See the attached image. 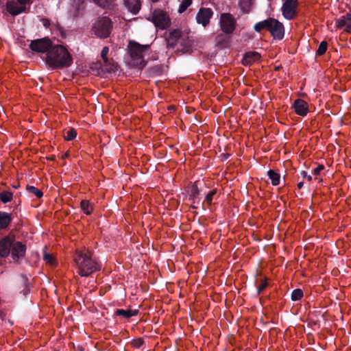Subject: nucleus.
<instances>
[{
    "instance_id": "obj_12",
    "label": "nucleus",
    "mask_w": 351,
    "mask_h": 351,
    "mask_svg": "<svg viewBox=\"0 0 351 351\" xmlns=\"http://www.w3.org/2000/svg\"><path fill=\"white\" fill-rule=\"evenodd\" d=\"M213 14V12L210 8H200L196 16L197 23L202 24L204 27L206 26L209 23Z\"/></svg>"
},
{
    "instance_id": "obj_36",
    "label": "nucleus",
    "mask_w": 351,
    "mask_h": 351,
    "mask_svg": "<svg viewBox=\"0 0 351 351\" xmlns=\"http://www.w3.org/2000/svg\"><path fill=\"white\" fill-rule=\"evenodd\" d=\"M150 73L154 75H160L162 73L163 66L162 65H155L150 68Z\"/></svg>"
},
{
    "instance_id": "obj_24",
    "label": "nucleus",
    "mask_w": 351,
    "mask_h": 351,
    "mask_svg": "<svg viewBox=\"0 0 351 351\" xmlns=\"http://www.w3.org/2000/svg\"><path fill=\"white\" fill-rule=\"evenodd\" d=\"M200 191L198 189L197 184L196 182H194L189 189V199L191 200L193 204H195L196 199Z\"/></svg>"
},
{
    "instance_id": "obj_11",
    "label": "nucleus",
    "mask_w": 351,
    "mask_h": 351,
    "mask_svg": "<svg viewBox=\"0 0 351 351\" xmlns=\"http://www.w3.org/2000/svg\"><path fill=\"white\" fill-rule=\"evenodd\" d=\"M269 32L274 39L282 40L285 35L283 24L277 19L273 18L272 25Z\"/></svg>"
},
{
    "instance_id": "obj_48",
    "label": "nucleus",
    "mask_w": 351,
    "mask_h": 351,
    "mask_svg": "<svg viewBox=\"0 0 351 351\" xmlns=\"http://www.w3.org/2000/svg\"><path fill=\"white\" fill-rule=\"evenodd\" d=\"M304 186V182H300L298 184V189H302Z\"/></svg>"
},
{
    "instance_id": "obj_6",
    "label": "nucleus",
    "mask_w": 351,
    "mask_h": 351,
    "mask_svg": "<svg viewBox=\"0 0 351 351\" xmlns=\"http://www.w3.org/2000/svg\"><path fill=\"white\" fill-rule=\"evenodd\" d=\"M220 27L226 34H231L235 29L237 21L230 13H222L220 16Z\"/></svg>"
},
{
    "instance_id": "obj_43",
    "label": "nucleus",
    "mask_w": 351,
    "mask_h": 351,
    "mask_svg": "<svg viewBox=\"0 0 351 351\" xmlns=\"http://www.w3.org/2000/svg\"><path fill=\"white\" fill-rule=\"evenodd\" d=\"M41 21L45 27L48 28L50 26V21L47 19H41Z\"/></svg>"
},
{
    "instance_id": "obj_15",
    "label": "nucleus",
    "mask_w": 351,
    "mask_h": 351,
    "mask_svg": "<svg viewBox=\"0 0 351 351\" xmlns=\"http://www.w3.org/2000/svg\"><path fill=\"white\" fill-rule=\"evenodd\" d=\"M6 10L12 16H16L23 12H27V7L19 5L16 1H8L6 2Z\"/></svg>"
},
{
    "instance_id": "obj_4",
    "label": "nucleus",
    "mask_w": 351,
    "mask_h": 351,
    "mask_svg": "<svg viewBox=\"0 0 351 351\" xmlns=\"http://www.w3.org/2000/svg\"><path fill=\"white\" fill-rule=\"evenodd\" d=\"M112 22L108 16H99L92 26V32L98 38L104 39L110 36Z\"/></svg>"
},
{
    "instance_id": "obj_14",
    "label": "nucleus",
    "mask_w": 351,
    "mask_h": 351,
    "mask_svg": "<svg viewBox=\"0 0 351 351\" xmlns=\"http://www.w3.org/2000/svg\"><path fill=\"white\" fill-rule=\"evenodd\" d=\"M292 108L298 115L302 117L306 116L308 112V103L302 99H295L292 104Z\"/></svg>"
},
{
    "instance_id": "obj_45",
    "label": "nucleus",
    "mask_w": 351,
    "mask_h": 351,
    "mask_svg": "<svg viewBox=\"0 0 351 351\" xmlns=\"http://www.w3.org/2000/svg\"><path fill=\"white\" fill-rule=\"evenodd\" d=\"M17 1V3H19L21 5V7H23V6H26V4L27 3H29L30 2L31 0H16Z\"/></svg>"
},
{
    "instance_id": "obj_28",
    "label": "nucleus",
    "mask_w": 351,
    "mask_h": 351,
    "mask_svg": "<svg viewBox=\"0 0 351 351\" xmlns=\"http://www.w3.org/2000/svg\"><path fill=\"white\" fill-rule=\"evenodd\" d=\"M229 38L226 34H217L215 37L216 45L219 47H225L228 43Z\"/></svg>"
},
{
    "instance_id": "obj_50",
    "label": "nucleus",
    "mask_w": 351,
    "mask_h": 351,
    "mask_svg": "<svg viewBox=\"0 0 351 351\" xmlns=\"http://www.w3.org/2000/svg\"><path fill=\"white\" fill-rule=\"evenodd\" d=\"M191 207H192L193 208H197V206H195V204H193V205L191 206Z\"/></svg>"
},
{
    "instance_id": "obj_26",
    "label": "nucleus",
    "mask_w": 351,
    "mask_h": 351,
    "mask_svg": "<svg viewBox=\"0 0 351 351\" xmlns=\"http://www.w3.org/2000/svg\"><path fill=\"white\" fill-rule=\"evenodd\" d=\"M80 208L82 211L87 215H89L93 212V205L87 199H83L80 202Z\"/></svg>"
},
{
    "instance_id": "obj_49",
    "label": "nucleus",
    "mask_w": 351,
    "mask_h": 351,
    "mask_svg": "<svg viewBox=\"0 0 351 351\" xmlns=\"http://www.w3.org/2000/svg\"><path fill=\"white\" fill-rule=\"evenodd\" d=\"M69 154H65L64 155L62 156V158H65L66 157H68Z\"/></svg>"
},
{
    "instance_id": "obj_22",
    "label": "nucleus",
    "mask_w": 351,
    "mask_h": 351,
    "mask_svg": "<svg viewBox=\"0 0 351 351\" xmlns=\"http://www.w3.org/2000/svg\"><path fill=\"white\" fill-rule=\"evenodd\" d=\"M138 313V310L131 309H117L114 312V315L117 316H122L125 319H129L133 316L136 315Z\"/></svg>"
},
{
    "instance_id": "obj_17",
    "label": "nucleus",
    "mask_w": 351,
    "mask_h": 351,
    "mask_svg": "<svg viewBox=\"0 0 351 351\" xmlns=\"http://www.w3.org/2000/svg\"><path fill=\"white\" fill-rule=\"evenodd\" d=\"M261 55L256 51H248L244 54L242 63L244 65H250L261 59Z\"/></svg>"
},
{
    "instance_id": "obj_29",
    "label": "nucleus",
    "mask_w": 351,
    "mask_h": 351,
    "mask_svg": "<svg viewBox=\"0 0 351 351\" xmlns=\"http://www.w3.org/2000/svg\"><path fill=\"white\" fill-rule=\"evenodd\" d=\"M12 197L13 194L10 191H4L0 193V200L4 204L10 202Z\"/></svg>"
},
{
    "instance_id": "obj_10",
    "label": "nucleus",
    "mask_w": 351,
    "mask_h": 351,
    "mask_svg": "<svg viewBox=\"0 0 351 351\" xmlns=\"http://www.w3.org/2000/svg\"><path fill=\"white\" fill-rule=\"evenodd\" d=\"M336 27L339 29H343L347 33H351V8L349 12L343 16H340L335 21Z\"/></svg>"
},
{
    "instance_id": "obj_47",
    "label": "nucleus",
    "mask_w": 351,
    "mask_h": 351,
    "mask_svg": "<svg viewBox=\"0 0 351 351\" xmlns=\"http://www.w3.org/2000/svg\"><path fill=\"white\" fill-rule=\"evenodd\" d=\"M22 278H23V283L25 286V289H27L28 288L27 278L25 276H22Z\"/></svg>"
},
{
    "instance_id": "obj_35",
    "label": "nucleus",
    "mask_w": 351,
    "mask_h": 351,
    "mask_svg": "<svg viewBox=\"0 0 351 351\" xmlns=\"http://www.w3.org/2000/svg\"><path fill=\"white\" fill-rule=\"evenodd\" d=\"M192 3V0H182L180 3L178 12L183 13Z\"/></svg>"
},
{
    "instance_id": "obj_13",
    "label": "nucleus",
    "mask_w": 351,
    "mask_h": 351,
    "mask_svg": "<svg viewBox=\"0 0 351 351\" xmlns=\"http://www.w3.org/2000/svg\"><path fill=\"white\" fill-rule=\"evenodd\" d=\"M26 252V245L21 241L13 242L12 245L11 254L13 259L17 261L18 259L25 256Z\"/></svg>"
},
{
    "instance_id": "obj_9",
    "label": "nucleus",
    "mask_w": 351,
    "mask_h": 351,
    "mask_svg": "<svg viewBox=\"0 0 351 351\" xmlns=\"http://www.w3.org/2000/svg\"><path fill=\"white\" fill-rule=\"evenodd\" d=\"M14 241V235H8L0 239V256L7 257L11 252L12 245Z\"/></svg>"
},
{
    "instance_id": "obj_37",
    "label": "nucleus",
    "mask_w": 351,
    "mask_h": 351,
    "mask_svg": "<svg viewBox=\"0 0 351 351\" xmlns=\"http://www.w3.org/2000/svg\"><path fill=\"white\" fill-rule=\"evenodd\" d=\"M43 260L46 262V263L49 265L54 264V258L53 256L50 254L45 252L43 254Z\"/></svg>"
},
{
    "instance_id": "obj_5",
    "label": "nucleus",
    "mask_w": 351,
    "mask_h": 351,
    "mask_svg": "<svg viewBox=\"0 0 351 351\" xmlns=\"http://www.w3.org/2000/svg\"><path fill=\"white\" fill-rule=\"evenodd\" d=\"M53 45V44L49 38L45 37L32 40L29 47L33 51L42 53H45L47 54L52 47Z\"/></svg>"
},
{
    "instance_id": "obj_8",
    "label": "nucleus",
    "mask_w": 351,
    "mask_h": 351,
    "mask_svg": "<svg viewBox=\"0 0 351 351\" xmlns=\"http://www.w3.org/2000/svg\"><path fill=\"white\" fill-rule=\"evenodd\" d=\"M297 7V0H286L281 8L283 16L288 20L293 19L296 16Z\"/></svg>"
},
{
    "instance_id": "obj_40",
    "label": "nucleus",
    "mask_w": 351,
    "mask_h": 351,
    "mask_svg": "<svg viewBox=\"0 0 351 351\" xmlns=\"http://www.w3.org/2000/svg\"><path fill=\"white\" fill-rule=\"evenodd\" d=\"M108 51H109V48L108 47H103L102 50H101V57L102 58V60L104 62H106L107 61V55L108 53Z\"/></svg>"
},
{
    "instance_id": "obj_19",
    "label": "nucleus",
    "mask_w": 351,
    "mask_h": 351,
    "mask_svg": "<svg viewBox=\"0 0 351 351\" xmlns=\"http://www.w3.org/2000/svg\"><path fill=\"white\" fill-rule=\"evenodd\" d=\"M94 3L98 7L104 9L112 10L115 7V0H89Z\"/></svg>"
},
{
    "instance_id": "obj_42",
    "label": "nucleus",
    "mask_w": 351,
    "mask_h": 351,
    "mask_svg": "<svg viewBox=\"0 0 351 351\" xmlns=\"http://www.w3.org/2000/svg\"><path fill=\"white\" fill-rule=\"evenodd\" d=\"M324 169V166L323 165H319L313 169V173L315 175H319Z\"/></svg>"
},
{
    "instance_id": "obj_44",
    "label": "nucleus",
    "mask_w": 351,
    "mask_h": 351,
    "mask_svg": "<svg viewBox=\"0 0 351 351\" xmlns=\"http://www.w3.org/2000/svg\"><path fill=\"white\" fill-rule=\"evenodd\" d=\"M300 175L302 176V178H307V180L309 181L312 180V176L308 175L305 171H302L300 172Z\"/></svg>"
},
{
    "instance_id": "obj_32",
    "label": "nucleus",
    "mask_w": 351,
    "mask_h": 351,
    "mask_svg": "<svg viewBox=\"0 0 351 351\" xmlns=\"http://www.w3.org/2000/svg\"><path fill=\"white\" fill-rule=\"evenodd\" d=\"M303 297V291L300 289H295L292 291L291 298L293 301H298Z\"/></svg>"
},
{
    "instance_id": "obj_20",
    "label": "nucleus",
    "mask_w": 351,
    "mask_h": 351,
    "mask_svg": "<svg viewBox=\"0 0 351 351\" xmlns=\"http://www.w3.org/2000/svg\"><path fill=\"white\" fill-rule=\"evenodd\" d=\"M12 217L11 213L0 211V229L5 230L8 228L12 222Z\"/></svg>"
},
{
    "instance_id": "obj_18",
    "label": "nucleus",
    "mask_w": 351,
    "mask_h": 351,
    "mask_svg": "<svg viewBox=\"0 0 351 351\" xmlns=\"http://www.w3.org/2000/svg\"><path fill=\"white\" fill-rule=\"evenodd\" d=\"M272 21L273 18H268L265 20L258 22L254 25V29L258 33H261V31L264 29L269 32V29H271L272 25Z\"/></svg>"
},
{
    "instance_id": "obj_41",
    "label": "nucleus",
    "mask_w": 351,
    "mask_h": 351,
    "mask_svg": "<svg viewBox=\"0 0 351 351\" xmlns=\"http://www.w3.org/2000/svg\"><path fill=\"white\" fill-rule=\"evenodd\" d=\"M268 284L265 280H263L261 284L257 287V294L259 295L267 287Z\"/></svg>"
},
{
    "instance_id": "obj_39",
    "label": "nucleus",
    "mask_w": 351,
    "mask_h": 351,
    "mask_svg": "<svg viewBox=\"0 0 351 351\" xmlns=\"http://www.w3.org/2000/svg\"><path fill=\"white\" fill-rule=\"evenodd\" d=\"M179 43L181 45H183L184 49L186 50L192 46V41L189 39L184 40L183 38H182Z\"/></svg>"
},
{
    "instance_id": "obj_16",
    "label": "nucleus",
    "mask_w": 351,
    "mask_h": 351,
    "mask_svg": "<svg viewBox=\"0 0 351 351\" xmlns=\"http://www.w3.org/2000/svg\"><path fill=\"white\" fill-rule=\"evenodd\" d=\"M124 5L128 10L133 14H136L141 8L140 0H123Z\"/></svg>"
},
{
    "instance_id": "obj_31",
    "label": "nucleus",
    "mask_w": 351,
    "mask_h": 351,
    "mask_svg": "<svg viewBox=\"0 0 351 351\" xmlns=\"http://www.w3.org/2000/svg\"><path fill=\"white\" fill-rule=\"evenodd\" d=\"M26 189L29 193L35 195L38 198H40L43 195V193L34 186L27 185Z\"/></svg>"
},
{
    "instance_id": "obj_2",
    "label": "nucleus",
    "mask_w": 351,
    "mask_h": 351,
    "mask_svg": "<svg viewBox=\"0 0 351 351\" xmlns=\"http://www.w3.org/2000/svg\"><path fill=\"white\" fill-rule=\"evenodd\" d=\"M73 259L77 266L78 274L81 276H89L101 269L99 264L92 258L90 253L85 249L77 250Z\"/></svg>"
},
{
    "instance_id": "obj_3",
    "label": "nucleus",
    "mask_w": 351,
    "mask_h": 351,
    "mask_svg": "<svg viewBox=\"0 0 351 351\" xmlns=\"http://www.w3.org/2000/svg\"><path fill=\"white\" fill-rule=\"evenodd\" d=\"M149 47V45H141L134 40L129 42L128 48L132 59V64L134 66L142 69L145 66L146 62L143 58L144 53Z\"/></svg>"
},
{
    "instance_id": "obj_25",
    "label": "nucleus",
    "mask_w": 351,
    "mask_h": 351,
    "mask_svg": "<svg viewBox=\"0 0 351 351\" xmlns=\"http://www.w3.org/2000/svg\"><path fill=\"white\" fill-rule=\"evenodd\" d=\"M254 3V0H239V5L243 13H249Z\"/></svg>"
},
{
    "instance_id": "obj_51",
    "label": "nucleus",
    "mask_w": 351,
    "mask_h": 351,
    "mask_svg": "<svg viewBox=\"0 0 351 351\" xmlns=\"http://www.w3.org/2000/svg\"><path fill=\"white\" fill-rule=\"evenodd\" d=\"M152 1H154V2H156V1H158V0H152Z\"/></svg>"
},
{
    "instance_id": "obj_38",
    "label": "nucleus",
    "mask_w": 351,
    "mask_h": 351,
    "mask_svg": "<svg viewBox=\"0 0 351 351\" xmlns=\"http://www.w3.org/2000/svg\"><path fill=\"white\" fill-rule=\"evenodd\" d=\"M132 346L136 348H140L144 344V340L142 338L135 339L132 342Z\"/></svg>"
},
{
    "instance_id": "obj_23",
    "label": "nucleus",
    "mask_w": 351,
    "mask_h": 351,
    "mask_svg": "<svg viewBox=\"0 0 351 351\" xmlns=\"http://www.w3.org/2000/svg\"><path fill=\"white\" fill-rule=\"evenodd\" d=\"M117 64H115L112 60L107 59L106 62H104L101 64V69L107 73H112L117 71Z\"/></svg>"
},
{
    "instance_id": "obj_7",
    "label": "nucleus",
    "mask_w": 351,
    "mask_h": 351,
    "mask_svg": "<svg viewBox=\"0 0 351 351\" xmlns=\"http://www.w3.org/2000/svg\"><path fill=\"white\" fill-rule=\"evenodd\" d=\"M152 21L156 27L160 29H165L170 25L169 16L163 10L160 9L154 10Z\"/></svg>"
},
{
    "instance_id": "obj_33",
    "label": "nucleus",
    "mask_w": 351,
    "mask_h": 351,
    "mask_svg": "<svg viewBox=\"0 0 351 351\" xmlns=\"http://www.w3.org/2000/svg\"><path fill=\"white\" fill-rule=\"evenodd\" d=\"M327 45H328V44H327L326 41H325V40L322 41L318 47L317 51H316V56L324 55L327 50Z\"/></svg>"
},
{
    "instance_id": "obj_21",
    "label": "nucleus",
    "mask_w": 351,
    "mask_h": 351,
    "mask_svg": "<svg viewBox=\"0 0 351 351\" xmlns=\"http://www.w3.org/2000/svg\"><path fill=\"white\" fill-rule=\"evenodd\" d=\"M181 32L178 29H173L169 32V36L167 38L168 43L173 46L177 43H179L181 40Z\"/></svg>"
},
{
    "instance_id": "obj_27",
    "label": "nucleus",
    "mask_w": 351,
    "mask_h": 351,
    "mask_svg": "<svg viewBox=\"0 0 351 351\" xmlns=\"http://www.w3.org/2000/svg\"><path fill=\"white\" fill-rule=\"evenodd\" d=\"M267 176L271 180V184L274 186H278L280 184V175L275 172L274 170L270 169L267 171Z\"/></svg>"
},
{
    "instance_id": "obj_1",
    "label": "nucleus",
    "mask_w": 351,
    "mask_h": 351,
    "mask_svg": "<svg viewBox=\"0 0 351 351\" xmlns=\"http://www.w3.org/2000/svg\"><path fill=\"white\" fill-rule=\"evenodd\" d=\"M46 64L52 69H62L73 64V58L67 49L61 45H53L44 58Z\"/></svg>"
},
{
    "instance_id": "obj_30",
    "label": "nucleus",
    "mask_w": 351,
    "mask_h": 351,
    "mask_svg": "<svg viewBox=\"0 0 351 351\" xmlns=\"http://www.w3.org/2000/svg\"><path fill=\"white\" fill-rule=\"evenodd\" d=\"M217 193V189H213L210 191L208 194L205 197V199L204 202L202 203V207H204V204H207L208 206H210L213 202V197Z\"/></svg>"
},
{
    "instance_id": "obj_46",
    "label": "nucleus",
    "mask_w": 351,
    "mask_h": 351,
    "mask_svg": "<svg viewBox=\"0 0 351 351\" xmlns=\"http://www.w3.org/2000/svg\"><path fill=\"white\" fill-rule=\"evenodd\" d=\"M230 154L227 153L222 154L220 157L221 158L222 160H226L229 158Z\"/></svg>"
},
{
    "instance_id": "obj_34",
    "label": "nucleus",
    "mask_w": 351,
    "mask_h": 351,
    "mask_svg": "<svg viewBox=\"0 0 351 351\" xmlns=\"http://www.w3.org/2000/svg\"><path fill=\"white\" fill-rule=\"evenodd\" d=\"M77 132L75 129L71 128L64 134V139L66 141H72L76 138Z\"/></svg>"
}]
</instances>
